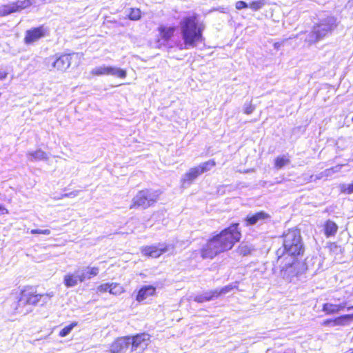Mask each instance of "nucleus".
<instances>
[{
    "label": "nucleus",
    "instance_id": "34",
    "mask_svg": "<svg viewBox=\"0 0 353 353\" xmlns=\"http://www.w3.org/2000/svg\"><path fill=\"white\" fill-rule=\"evenodd\" d=\"M110 283H104V284H101L99 286H98L97 290L98 292H101V293H103L105 292H110Z\"/></svg>",
    "mask_w": 353,
    "mask_h": 353
},
{
    "label": "nucleus",
    "instance_id": "22",
    "mask_svg": "<svg viewBox=\"0 0 353 353\" xmlns=\"http://www.w3.org/2000/svg\"><path fill=\"white\" fill-rule=\"evenodd\" d=\"M27 157L30 161H46L48 159L47 154L40 149L35 151H29Z\"/></svg>",
    "mask_w": 353,
    "mask_h": 353
},
{
    "label": "nucleus",
    "instance_id": "7",
    "mask_svg": "<svg viewBox=\"0 0 353 353\" xmlns=\"http://www.w3.org/2000/svg\"><path fill=\"white\" fill-rule=\"evenodd\" d=\"M157 32L155 46L157 48L168 47L169 41L176 32V27L161 25L158 27Z\"/></svg>",
    "mask_w": 353,
    "mask_h": 353
},
{
    "label": "nucleus",
    "instance_id": "31",
    "mask_svg": "<svg viewBox=\"0 0 353 353\" xmlns=\"http://www.w3.org/2000/svg\"><path fill=\"white\" fill-rule=\"evenodd\" d=\"M342 167V165H337L335 167H333L332 168H330V169H327L325 170L321 174H322V176H331L332 174L335 173V172H339L341 168Z\"/></svg>",
    "mask_w": 353,
    "mask_h": 353
},
{
    "label": "nucleus",
    "instance_id": "39",
    "mask_svg": "<svg viewBox=\"0 0 353 353\" xmlns=\"http://www.w3.org/2000/svg\"><path fill=\"white\" fill-rule=\"evenodd\" d=\"M236 8L237 10H241L243 8H248L249 5L243 1H239L236 3Z\"/></svg>",
    "mask_w": 353,
    "mask_h": 353
},
{
    "label": "nucleus",
    "instance_id": "41",
    "mask_svg": "<svg viewBox=\"0 0 353 353\" xmlns=\"http://www.w3.org/2000/svg\"><path fill=\"white\" fill-rule=\"evenodd\" d=\"M79 192H80L79 190H75V191L71 192L70 193L65 194L64 196H66V197H75V196H77L79 194Z\"/></svg>",
    "mask_w": 353,
    "mask_h": 353
},
{
    "label": "nucleus",
    "instance_id": "43",
    "mask_svg": "<svg viewBox=\"0 0 353 353\" xmlns=\"http://www.w3.org/2000/svg\"><path fill=\"white\" fill-rule=\"evenodd\" d=\"M351 309H353V305L347 307V310H350Z\"/></svg>",
    "mask_w": 353,
    "mask_h": 353
},
{
    "label": "nucleus",
    "instance_id": "35",
    "mask_svg": "<svg viewBox=\"0 0 353 353\" xmlns=\"http://www.w3.org/2000/svg\"><path fill=\"white\" fill-rule=\"evenodd\" d=\"M341 191L346 194L353 193V183L348 185H343L341 186Z\"/></svg>",
    "mask_w": 353,
    "mask_h": 353
},
{
    "label": "nucleus",
    "instance_id": "18",
    "mask_svg": "<svg viewBox=\"0 0 353 353\" xmlns=\"http://www.w3.org/2000/svg\"><path fill=\"white\" fill-rule=\"evenodd\" d=\"M80 275L77 269L73 273H68L63 277V283L67 288H73L80 283Z\"/></svg>",
    "mask_w": 353,
    "mask_h": 353
},
{
    "label": "nucleus",
    "instance_id": "40",
    "mask_svg": "<svg viewBox=\"0 0 353 353\" xmlns=\"http://www.w3.org/2000/svg\"><path fill=\"white\" fill-rule=\"evenodd\" d=\"M254 107L251 105V104H248L245 108V113L247 114H251L253 110H254Z\"/></svg>",
    "mask_w": 353,
    "mask_h": 353
},
{
    "label": "nucleus",
    "instance_id": "15",
    "mask_svg": "<svg viewBox=\"0 0 353 353\" xmlns=\"http://www.w3.org/2000/svg\"><path fill=\"white\" fill-rule=\"evenodd\" d=\"M270 219V215L265 212H259L252 215H248L245 219L246 225H253L256 223L262 224Z\"/></svg>",
    "mask_w": 353,
    "mask_h": 353
},
{
    "label": "nucleus",
    "instance_id": "42",
    "mask_svg": "<svg viewBox=\"0 0 353 353\" xmlns=\"http://www.w3.org/2000/svg\"><path fill=\"white\" fill-rule=\"evenodd\" d=\"M8 214V210L0 203V215Z\"/></svg>",
    "mask_w": 353,
    "mask_h": 353
},
{
    "label": "nucleus",
    "instance_id": "14",
    "mask_svg": "<svg viewBox=\"0 0 353 353\" xmlns=\"http://www.w3.org/2000/svg\"><path fill=\"white\" fill-rule=\"evenodd\" d=\"M77 270L80 275V283L91 279L97 276L99 272L98 267L83 266L78 268Z\"/></svg>",
    "mask_w": 353,
    "mask_h": 353
},
{
    "label": "nucleus",
    "instance_id": "44",
    "mask_svg": "<svg viewBox=\"0 0 353 353\" xmlns=\"http://www.w3.org/2000/svg\"><path fill=\"white\" fill-rule=\"evenodd\" d=\"M347 353H353V350H350V351Z\"/></svg>",
    "mask_w": 353,
    "mask_h": 353
},
{
    "label": "nucleus",
    "instance_id": "26",
    "mask_svg": "<svg viewBox=\"0 0 353 353\" xmlns=\"http://www.w3.org/2000/svg\"><path fill=\"white\" fill-rule=\"evenodd\" d=\"M290 163L289 157L286 155L280 156L276 158L274 165L277 169H281Z\"/></svg>",
    "mask_w": 353,
    "mask_h": 353
},
{
    "label": "nucleus",
    "instance_id": "13",
    "mask_svg": "<svg viewBox=\"0 0 353 353\" xmlns=\"http://www.w3.org/2000/svg\"><path fill=\"white\" fill-rule=\"evenodd\" d=\"M131 343L130 336L120 337L116 339L110 345L111 353H124Z\"/></svg>",
    "mask_w": 353,
    "mask_h": 353
},
{
    "label": "nucleus",
    "instance_id": "20",
    "mask_svg": "<svg viewBox=\"0 0 353 353\" xmlns=\"http://www.w3.org/2000/svg\"><path fill=\"white\" fill-rule=\"evenodd\" d=\"M299 265V263L294 260L289 265L285 268V269L282 270L283 276L287 279H290L297 275L298 271L296 269Z\"/></svg>",
    "mask_w": 353,
    "mask_h": 353
},
{
    "label": "nucleus",
    "instance_id": "37",
    "mask_svg": "<svg viewBox=\"0 0 353 353\" xmlns=\"http://www.w3.org/2000/svg\"><path fill=\"white\" fill-rule=\"evenodd\" d=\"M39 296H41L40 302H42V304H43V303H47L50 300V299L52 296H53V293L50 292L48 294H39Z\"/></svg>",
    "mask_w": 353,
    "mask_h": 353
},
{
    "label": "nucleus",
    "instance_id": "1",
    "mask_svg": "<svg viewBox=\"0 0 353 353\" xmlns=\"http://www.w3.org/2000/svg\"><path fill=\"white\" fill-rule=\"evenodd\" d=\"M238 225L237 223L233 224L209 240L201 250V257L213 259L219 253L232 249L234 243L241 239Z\"/></svg>",
    "mask_w": 353,
    "mask_h": 353
},
{
    "label": "nucleus",
    "instance_id": "4",
    "mask_svg": "<svg viewBox=\"0 0 353 353\" xmlns=\"http://www.w3.org/2000/svg\"><path fill=\"white\" fill-rule=\"evenodd\" d=\"M283 246L290 255H299L303 252L300 231L296 229L289 230L283 235Z\"/></svg>",
    "mask_w": 353,
    "mask_h": 353
},
{
    "label": "nucleus",
    "instance_id": "36",
    "mask_svg": "<svg viewBox=\"0 0 353 353\" xmlns=\"http://www.w3.org/2000/svg\"><path fill=\"white\" fill-rule=\"evenodd\" d=\"M30 233L32 234H45V235H49V234H50L51 232L48 229H45V230L33 229V230H31Z\"/></svg>",
    "mask_w": 353,
    "mask_h": 353
},
{
    "label": "nucleus",
    "instance_id": "27",
    "mask_svg": "<svg viewBox=\"0 0 353 353\" xmlns=\"http://www.w3.org/2000/svg\"><path fill=\"white\" fill-rule=\"evenodd\" d=\"M124 291L125 290L121 284L117 283H110V294L118 296L123 293Z\"/></svg>",
    "mask_w": 353,
    "mask_h": 353
},
{
    "label": "nucleus",
    "instance_id": "29",
    "mask_svg": "<svg viewBox=\"0 0 353 353\" xmlns=\"http://www.w3.org/2000/svg\"><path fill=\"white\" fill-rule=\"evenodd\" d=\"M265 5V0H257L250 3L248 7L253 11H257L261 9Z\"/></svg>",
    "mask_w": 353,
    "mask_h": 353
},
{
    "label": "nucleus",
    "instance_id": "9",
    "mask_svg": "<svg viewBox=\"0 0 353 353\" xmlns=\"http://www.w3.org/2000/svg\"><path fill=\"white\" fill-rule=\"evenodd\" d=\"M32 3V0H23L3 5L0 6V16H6L14 12H20L30 7Z\"/></svg>",
    "mask_w": 353,
    "mask_h": 353
},
{
    "label": "nucleus",
    "instance_id": "8",
    "mask_svg": "<svg viewBox=\"0 0 353 353\" xmlns=\"http://www.w3.org/2000/svg\"><path fill=\"white\" fill-rule=\"evenodd\" d=\"M174 246L171 244L159 243L157 245L144 247L141 249V253L148 256L157 258L161 254L168 252H172Z\"/></svg>",
    "mask_w": 353,
    "mask_h": 353
},
{
    "label": "nucleus",
    "instance_id": "6",
    "mask_svg": "<svg viewBox=\"0 0 353 353\" xmlns=\"http://www.w3.org/2000/svg\"><path fill=\"white\" fill-rule=\"evenodd\" d=\"M160 192L158 190H144L139 191L133 198L130 208H147L157 202Z\"/></svg>",
    "mask_w": 353,
    "mask_h": 353
},
{
    "label": "nucleus",
    "instance_id": "25",
    "mask_svg": "<svg viewBox=\"0 0 353 353\" xmlns=\"http://www.w3.org/2000/svg\"><path fill=\"white\" fill-rule=\"evenodd\" d=\"M338 230V226L335 223L328 221L325 226V233L327 236H334Z\"/></svg>",
    "mask_w": 353,
    "mask_h": 353
},
{
    "label": "nucleus",
    "instance_id": "32",
    "mask_svg": "<svg viewBox=\"0 0 353 353\" xmlns=\"http://www.w3.org/2000/svg\"><path fill=\"white\" fill-rule=\"evenodd\" d=\"M77 325L76 323H72L70 324L68 326H65L64 328H63L59 333V335L61 337L66 336L72 330V329Z\"/></svg>",
    "mask_w": 353,
    "mask_h": 353
},
{
    "label": "nucleus",
    "instance_id": "45",
    "mask_svg": "<svg viewBox=\"0 0 353 353\" xmlns=\"http://www.w3.org/2000/svg\"><path fill=\"white\" fill-rule=\"evenodd\" d=\"M28 312H29V310H26L24 312V313L26 314V313H28Z\"/></svg>",
    "mask_w": 353,
    "mask_h": 353
},
{
    "label": "nucleus",
    "instance_id": "11",
    "mask_svg": "<svg viewBox=\"0 0 353 353\" xmlns=\"http://www.w3.org/2000/svg\"><path fill=\"white\" fill-rule=\"evenodd\" d=\"M47 30L40 26L26 31L24 41L26 44H31L46 35Z\"/></svg>",
    "mask_w": 353,
    "mask_h": 353
},
{
    "label": "nucleus",
    "instance_id": "28",
    "mask_svg": "<svg viewBox=\"0 0 353 353\" xmlns=\"http://www.w3.org/2000/svg\"><path fill=\"white\" fill-rule=\"evenodd\" d=\"M215 165V162L214 160H209L199 165H198V168L199 170L201 171V174L208 172Z\"/></svg>",
    "mask_w": 353,
    "mask_h": 353
},
{
    "label": "nucleus",
    "instance_id": "33",
    "mask_svg": "<svg viewBox=\"0 0 353 353\" xmlns=\"http://www.w3.org/2000/svg\"><path fill=\"white\" fill-rule=\"evenodd\" d=\"M353 319V314H345L340 317H338L334 319V322L335 325H341L343 320H349Z\"/></svg>",
    "mask_w": 353,
    "mask_h": 353
},
{
    "label": "nucleus",
    "instance_id": "24",
    "mask_svg": "<svg viewBox=\"0 0 353 353\" xmlns=\"http://www.w3.org/2000/svg\"><path fill=\"white\" fill-rule=\"evenodd\" d=\"M109 75L117 77L121 79H125L126 77L127 73L125 70L119 68L115 66L110 65Z\"/></svg>",
    "mask_w": 353,
    "mask_h": 353
},
{
    "label": "nucleus",
    "instance_id": "17",
    "mask_svg": "<svg viewBox=\"0 0 353 353\" xmlns=\"http://www.w3.org/2000/svg\"><path fill=\"white\" fill-rule=\"evenodd\" d=\"M156 288L152 285H144L138 292L136 300L142 302L154 295Z\"/></svg>",
    "mask_w": 353,
    "mask_h": 353
},
{
    "label": "nucleus",
    "instance_id": "19",
    "mask_svg": "<svg viewBox=\"0 0 353 353\" xmlns=\"http://www.w3.org/2000/svg\"><path fill=\"white\" fill-rule=\"evenodd\" d=\"M346 302H343L339 305L327 303L323 305V311L327 314H335L343 310L346 307Z\"/></svg>",
    "mask_w": 353,
    "mask_h": 353
},
{
    "label": "nucleus",
    "instance_id": "21",
    "mask_svg": "<svg viewBox=\"0 0 353 353\" xmlns=\"http://www.w3.org/2000/svg\"><path fill=\"white\" fill-rule=\"evenodd\" d=\"M219 296L218 290H215L213 291L205 292L202 294L197 295L194 297V300L198 303H203L206 301H210L214 298H217Z\"/></svg>",
    "mask_w": 353,
    "mask_h": 353
},
{
    "label": "nucleus",
    "instance_id": "16",
    "mask_svg": "<svg viewBox=\"0 0 353 353\" xmlns=\"http://www.w3.org/2000/svg\"><path fill=\"white\" fill-rule=\"evenodd\" d=\"M201 174V172L198 166L190 168L181 179L182 186L185 188L190 185L191 183Z\"/></svg>",
    "mask_w": 353,
    "mask_h": 353
},
{
    "label": "nucleus",
    "instance_id": "12",
    "mask_svg": "<svg viewBox=\"0 0 353 353\" xmlns=\"http://www.w3.org/2000/svg\"><path fill=\"white\" fill-rule=\"evenodd\" d=\"M150 336L148 334L143 333L131 338L132 350H143L150 343Z\"/></svg>",
    "mask_w": 353,
    "mask_h": 353
},
{
    "label": "nucleus",
    "instance_id": "10",
    "mask_svg": "<svg viewBox=\"0 0 353 353\" xmlns=\"http://www.w3.org/2000/svg\"><path fill=\"white\" fill-rule=\"evenodd\" d=\"M41 301V296L39 294H35L33 292L28 290H23L21 294V297L19 300V306L30 305H34Z\"/></svg>",
    "mask_w": 353,
    "mask_h": 353
},
{
    "label": "nucleus",
    "instance_id": "5",
    "mask_svg": "<svg viewBox=\"0 0 353 353\" xmlns=\"http://www.w3.org/2000/svg\"><path fill=\"white\" fill-rule=\"evenodd\" d=\"M79 54H63L59 56L50 57L46 59L45 64L50 71H65L72 63L73 59H79Z\"/></svg>",
    "mask_w": 353,
    "mask_h": 353
},
{
    "label": "nucleus",
    "instance_id": "23",
    "mask_svg": "<svg viewBox=\"0 0 353 353\" xmlns=\"http://www.w3.org/2000/svg\"><path fill=\"white\" fill-rule=\"evenodd\" d=\"M109 68L110 65H98L92 69V70L90 71V74L92 76L97 77L103 75H109Z\"/></svg>",
    "mask_w": 353,
    "mask_h": 353
},
{
    "label": "nucleus",
    "instance_id": "2",
    "mask_svg": "<svg viewBox=\"0 0 353 353\" xmlns=\"http://www.w3.org/2000/svg\"><path fill=\"white\" fill-rule=\"evenodd\" d=\"M204 27L198 22L196 16L183 17L179 23V30L183 41H178L175 46L181 50L196 48L203 41Z\"/></svg>",
    "mask_w": 353,
    "mask_h": 353
},
{
    "label": "nucleus",
    "instance_id": "38",
    "mask_svg": "<svg viewBox=\"0 0 353 353\" xmlns=\"http://www.w3.org/2000/svg\"><path fill=\"white\" fill-rule=\"evenodd\" d=\"M232 288H233V285H229L225 286L224 288H222L221 290H218L219 296L222 294H226V293L229 292Z\"/></svg>",
    "mask_w": 353,
    "mask_h": 353
},
{
    "label": "nucleus",
    "instance_id": "30",
    "mask_svg": "<svg viewBox=\"0 0 353 353\" xmlns=\"http://www.w3.org/2000/svg\"><path fill=\"white\" fill-rule=\"evenodd\" d=\"M141 10L139 8H131L128 17L132 21H137L141 18Z\"/></svg>",
    "mask_w": 353,
    "mask_h": 353
},
{
    "label": "nucleus",
    "instance_id": "3",
    "mask_svg": "<svg viewBox=\"0 0 353 353\" xmlns=\"http://www.w3.org/2000/svg\"><path fill=\"white\" fill-rule=\"evenodd\" d=\"M337 26L336 18L332 16L320 20L314 25L312 31L307 35L305 42L312 45L322 40L331 34Z\"/></svg>",
    "mask_w": 353,
    "mask_h": 353
}]
</instances>
